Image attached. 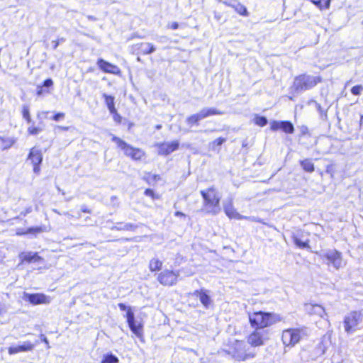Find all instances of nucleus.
<instances>
[{
  "label": "nucleus",
  "instance_id": "c03bdc74",
  "mask_svg": "<svg viewBox=\"0 0 363 363\" xmlns=\"http://www.w3.org/2000/svg\"><path fill=\"white\" fill-rule=\"evenodd\" d=\"M325 172L328 173V174H330L331 176H333V174H334V167L333 164H328L327 167H326V169H325Z\"/></svg>",
  "mask_w": 363,
  "mask_h": 363
},
{
  "label": "nucleus",
  "instance_id": "f3484780",
  "mask_svg": "<svg viewBox=\"0 0 363 363\" xmlns=\"http://www.w3.org/2000/svg\"><path fill=\"white\" fill-rule=\"evenodd\" d=\"M323 258L327 260L328 264H332L336 269H338L341 265L342 255L336 250L327 252L323 255Z\"/></svg>",
  "mask_w": 363,
  "mask_h": 363
},
{
  "label": "nucleus",
  "instance_id": "39448f33",
  "mask_svg": "<svg viewBox=\"0 0 363 363\" xmlns=\"http://www.w3.org/2000/svg\"><path fill=\"white\" fill-rule=\"evenodd\" d=\"M323 82L321 76H311L306 74H301L294 77L291 89L295 92H299L311 89L317 84Z\"/></svg>",
  "mask_w": 363,
  "mask_h": 363
},
{
  "label": "nucleus",
  "instance_id": "4be33fe9",
  "mask_svg": "<svg viewBox=\"0 0 363 363\" xmlns=\"http://www.w3.org/2000/svg\"><path fill=\"white\" fill-rule=\"evenodd\" d=\"M304 308L306 312L310 315H319L322 316L325 313L324 308L317 303H306L304 304Z\"/></svg>",
  "mask_w": 363,
  "mask_h": 363
},
{
  "label": "nucleus",
  "instance_id": "c9c22d12",
  "mask_svg": "<svg viewBox=\"0 0 363 363\" xmlns=\"http://www.w3.org/2000/svg\"><path fill=\"white\" fill-rule=\"evenodd\" d=\"M144 194L146 196L151 198L152 200H159L161 198V196L159 194L156 193L153 189L149 188L144 191Z\"/></svg>",
  "mask_w": 363,
  "mask_h": 363
},
{
  "label": "nucleus",
  "instance_id": "3c124183",
  "mask_svg": "<svg viewBox=\"0 0 363 363\" xmlns=\"http://www.w3.org/2000/svg\"><path fill=\"white\" fill-rule=\"evenodd\" d=\"M52 43L54 49H56L59 45V41L57 40H55Z\"/></svg>",
  "mask_w": 363,
  "mask_h": 363
},
{
  "label": "nucleus",
  "instance_id": "58836bf2",
  "mask_svg": "<svg viewBox=\"0 0 363 363\" xmlns=\"http://www.w3.org/2000/svg\"><path fill=\"white\" fill-rule=\"evenodd\" d=\"M351 93L354 96H359L362 94L363 91V86L361 84H357L352 87Z\"/></svg>",
  "mask_w": 363,
  "mask_h": 363
},
{
  "label": "nucleus",
  "instance_id": "f03ea898",
  "mask_svg": "<svg viewBox=\"0 0 363 363\" xmlns=\"http://www.w3.org/2000/svg\"><path fill=\"white\" fill-rule=\"evenodd\" d=\"M248 323L252 329L268 330L267 328L281 322L282 318L278 313L261 310H252L247 313Z\"/></svg>",
  "mask_w": 363,
  "mask_h": 363
},
{
  "label": "nucleus",
  "instance_id": "0eeeda50",
  "mask_svg": "<svg viewBox=\"0 0 363 363\" xmlns=\"http://www.w3.org/2000/svg\"><path fill=\"white\" fill-rule=\"evenodd\" d=\"M305 335L306 333L303 328H287L282 330L281 340L285 347H293L299 343Z\"/></svg>",
  "mask_w": 363,
  "mask_h": 363
},
{
  "label": "nucleus",
  "instance_id": "412c9836",
  "mask_svg": "<svg viewBox=\"0 0 363 363\" xmlns=\"http://www.w3.org/2000/svg\"><path fill=\"white\" fill-rule=\"evenodd\" d=\"M53 85L54 82L51 78L45 79L42 84L37 86L36 95L38 96H43L49 94Z\"/></svg>",
  "mask_w": 363,
  "mask_h": 363
},
{
  "label": "nucleus",
  "instance_id": "c756f323",
  "mask_svg": "<svg viewBox=\"0 0 363 363\" xmlns=\"http://www.w3.org/2000/svg\"><path fill=\"white\" fill-rule=\"evenodd\" d=\"M43 231V228L42 227L36 226V227L28 228L26 230H18L16 232V235H19V236L24 235H26V234H34V235H36V234L42 233Z\"/></svg>",
  "mask_w": 363,
  "mask_h": 363
},
{
  "label": "nucleus",
  "instance_id": "9d476101",
  "mask_svg": "<svg viewBox=\"0 0 363 363\" xmlns=\"http://www.w3.org/2000/svg\"><path fill=\"white\" fill-rule=\"evenodd\" d=\"M27 160H29L33 165V169L35 174H39L40 172V166L43 162V153L42 151L37 148L35 146L29 150L27 156Z\"/></svg>",
  "mask_w": 363,
  "mask_h": 363
},
{
  "label": "nucleus",
  "instance_id": "6ab92c4d",
  "mask_svg": "<svg viewBox=\"0 0 363 363\" xmlns=\"http://www.w3.org/2000/svg\"><path fill=\"white\" fill-rule=\"evenodd\" d=\"M223 3L234 9V11L241 16L247 17L249 16V12L247 7L240 2H237V0H224Z\"/></svg>",
  "mask_w": 363,
  "mask_h": 363
},
{
  "label": "nucleus",
  "instance_id": "864d4df0",
  "mask_svg": "<svg viewBox=\"0 0 363 363\" xmlns=\"http://www.w3.org/2000/svg\"><path fill=\"white\" fill-rule=\"evenodd\" d=\"M215 17H216L217 19H220L219 16H216L215 15Z\"/></svg>",
  "mask_w": 363,
  "mask_h": 363
},
{
  "label": "nucleus",
  "instance_id": "ddd939ff",
  "mask_svg": "<svg viewBox=\"0 0 363 363\" xmlns=\"http://www.w3.org/2000/svg\"><path fill=\"white\" fill-rule=\"evenodd\" d=\"M157 148V154L160 156H167L179 148L180 143L177 140L171 142L157 143L155 145Z\"/></svg>",
  "mask_w": 363,
  "mask_h": 363
},
{
  "label": "nucleus",
  "instance_id": "09e8293b",
  "mask_svg": "<svg viewBox=\"0 0 363 363\" xmlns=\"http://www.w3.org/2000/svg\"><path fill=\"white\" fill-rule=\"evenodd\" d=\"M174 216L177 217H181V218H184L186 216V215L181 211H176L174 213Z\"/></svg>",
  "mask_w": 363,
  "mask_h": 363
},
{
  "label": "nucleus",
  "instance_id": "37998d69",
  "mask_svg": "<svg viewBox=\"0 0 363 363\" xmlns=\"http://www.w3.org/2000/svg\"><path fill=\"white\" fill-rule=\"evenodd\" d=\"M179 27V24L177 22H172L168 23L167 26V28L169 30H177Z\"/></svg>",
  "mask_w": 363,
  "mask_h": 363
},
{
  "label": "nucleus",
  "instance_id": "f704fd0d",
  "mask_svg": "<svg viewBox=\"0 0 363 363\" xmlns=\"http://www.w3.org/2000/svg\"><path fill=\"white\" fill-rule=\"evenodd\" d=\"M293 242L299 248L304 249V248H309V241H302L300 238L295 236L293 238Z\"/></svg>",
  "mask_w": 363,
  "mask_h": 363
},
{
  "label": "nucleus",
  "instance_id": "aec40b11",
  "mask_svg": "<svg viewBox=\"0 0 363 363\" xmlns=\"http://www.w3.org/2000/svg\"><path fill=\"white\" fill-rule=\"evenodd\" d=\"M20 263L21 264L40 262L43 261L38 252H22L19 255Z\"/></svg>",
  "mask_w": 363,
  "mask_h": 363
},
{
  "label": "nucleus",
  "instance_id": "4468645a",
  "mask_svg": "<svg viewBox=\"0 0 363 363\" xmlns=\"http://www.w3.org/2000/svg\"><path fill=\"white\" fill-rule=\"evenodd\" d=\"M96 65L99 69L104 73L111 74L119 77L122 75V71L118 65L112 64L103 58L97 59Z\"/></svg>",
  "mask_w": 363,
  "mask_h": 363
},
{
  "label": "nucleus",
  "instance_id": "ea45409f",
  "mask_svg": "<svg viewBox=\"0 0 363 363\" xmlns=\"http://www.w3.org/2000/svg\"><path fill=\"white\" fill-rule=\"evenodd\" d=\"M225 138L219 137L211 143V147L215 149L216 147L220 146L225 142Z\"/></svg>",
  "mask_w": 363,
  "mask_h": 363
},
{
  "label": "nucleus",
  "instance_id": "de8ad7c7",
  "mask_svg": "<svg viewBox=\"0 0 363 363\" xmlns=\"http://www.w3.org/2000/svg\"><path fill=\"white\" fill-rule=\"evenodd\" d=\"M31 211H32V208L31 207H28V208H26L23 212H21V214L23 215V216H25L28 213H30Z\"/></svg>",
  "mask_w": 363,
  "mask_h": 363
},
{
  "label": "nucleus",
  "instance_id": "4c0bfd02",
  "mask_svg": "<svg viewBox=\"0 0 363 363\" xmlns=\"http://www.w3.org/2000/svg\"><path fill=\"white\" fill-rule=\"evenodd\" d=\"M161 177L159 174H150V173H147V176H145L143 179L147 184H151L152 182H157L160 180Z\"/></svg>",
  "mask_w": 363,
  "mask_h": 363
},
{
  "label": "nucleus",
  "instance_id": "9b49d317",
  "mask_svg": "<svg viewBox=\"0 0 363 363\" xmlns=\"http://www.w3.org/2000/svg\"><path fill=\"white\" fill-rule=\"evenodd\" d=\"M156 50V47L150 43L140 42L135 43L131 45V52L133 54L138 56H144L150 55ZM138 61H140V57H138Z\"/></svg>",
  "mask_w": 363,
  "mask_h": 363
},
{
  "label": "nucleus",
  "instance_id": "6e6552de",
  "mask_svg": "<svg viewBox=\"0 0 363 363\" xmlns=\"http://www.w3.org/2000/svg\"><path fill=\"white\" fill-rule=\"evenodd\" d=\"M224 114V111L216 108H208L201 109L199 113H194L188 116L186 119L187 125L190 127L198 126L200 121L212 116H220Z\"/></svg>",
  "mask_w": 363,
  "mask_h": 363
},
{
  "label": "nucleus",
  "instance_id": "7c9ffc66",
  "mask_svg": "<svg viewBox=\"0 0 363 363\" xmlns=\"http://www.w3.org/2000/svg\"><path fill=\"white\" fill-rule=\"evenodd\" d=\"M16 140L13 138H6L4 136H0V142L2 143L1 149L3 150L11 147L16 143Z\"/></svg>",
  "mask_w": 363,
  "mask_h": 363
},
{
  "label": "nucleus",
  "instance_id": "b1692460",
  "mask_svg": "<svg viewBox=\"0 0 363 363\" xmlns=\"http://www.w3.org/2000/svg\"><path fill=\"white\" fill-rule=\"evenodd\" d=\"M224 212L230 219H241L242 216L237 212L232 201H228L223 207Z\"/></svg>",
  "mask_w": 363,
  "mask_h": 363
},
{
  "label": "nucleus",
  "instance_id": "e433bc0d",
  "mask_svg": "<svg viewBox=\"0 0 363 363\" xmlns=\"http://www.w3.org/2000/svg\"><path fill=\"white\" fill-rule=\"evenodd\" d=\"M254 121H255V123L259 127H264L268 123L267 119L264 116H256L255 117Z\"/></svg>",
  "mask_w": 363,
  "mask_h": 363
},
{
  "label": "nucleus",
  "instance_id": "a19ab883",
  "mask_svg": "<svg viewBox=\"0 0 363 363\" xmlns=\"http://www.w3.org/2000/svg\"><path fill=\"white\" fill-rule=\"evenodd\" d=\"M65 113L64 112H58V113H55L51 119L55 122H58L61 120H62L63 118H65Z\"/></svg>",
  "mask_w": 363,
  "mask_h": 363
},
{
  "label": "nucleus",
  "instance_id": "5701e85b",
  "mask_svg": "<svg viewBox=\"0 0 363 363\" xmlns=\"http://www.w3.org/2000/svg\"><path fill=\"white\" fill-rule=\"evenodd\" d=\"M110 113L112 116L113 121L116 124L121 125L123 123L126 125L127 129L128 130H131L135 126V123L132 121L124 122L123 116L119 113L117 109L111 112Z\"/></svg>",
  "mask_w": 363,
  "mask_h": 363
},
{
  "label": "nucleus",
  "instance_id": "79ce46f5",
  "mask_svg": "<svg viewBox=\"0 0 363 363\" xmlns=\"http://www.w3.org/2000/svg\"><path fill=\"white\" fill-rule=\"evenodd\" d=\"M72 129H74V128L68 125H57L55 127V131L57 133L67 132Z\"/></svg>",
  "mask_w": 363,
  "mask_h": 363
},
{
  "label": "nucleus",
  "instance_id": "2eb2a0df",
  "mask_svg": "<svg viewBox=\"0 0 363 363\" xmlns=\"http://www.w3.org/2000/svg\"><path fill=\"white\" fill-rule=\"evenodd\" d=\"M23 300L33 306L48 304L50 302V298L43 293H25Z\"/></svg>",
  "mask_w": 363,
  "mask_h": 363
},
{
  "label": "nucleus",
  "instance_id": "a18cd8bd",
  "mask_svg": "<svg viewBox=\"0 0 363 363\" xmlns=\"http://www.w3.org/2000/svg\"><path fill=\"white\" fill-rule=\"evenodd\" d=\"M81 211L84 213H89V214L91 213V212H92L91 210L86 206H84L82 207Z\"/></svg>",
  "mask_w": 363,
  "mask_h": 363
},
{
  "label": "nucleus",
  "instance_id": "393cba45",
  "mask_svg": "<svg viewBox=\"0 0 363 363\" xmlns=\"http://www.w3.org/2000/svg\"><path fill=\"white\" fill-rule=\"evenodd\" d=\"M137 228L138 225L135 224L119 222L112 227V230L119 231H134Z\"/></svg>",
  "mask_w": 363,
  "mask_h": 363
},
{
  "label": "nucleus",
  "instance_id": "c85d7f7f",
  "mask_svg": "<svg viewBox=\"0 0 363 363\" xmlns=\"http://www.w3.org/2000/svg\"><path fill=\"white\" fill-rule=\"evenodd\" d=\"M299 164L306 172L312 173L315 170L314 164L310 159L300 160Z\"/></svg>",
  "mask_w": 363,
  "mask_h": 363
},
{
  "label": "nucleus",
  "instance_id": "8fccbe9b",
  "mask_svg": "<svg viewBox=\"0 0 363 363\" xmlns=\"http://www.w3.org/2000/svg\"><path fill=\"white\" fill-rule=\"evenodd\" d=\"M359 125L360 128H363V115L360 116V118H359Z\"/></svg>",
  "mask_w": 363,
  "mask_h": 363
},
{
  "label": "nucleus",
  "instance_id": "423d86ee",
  "mask_svg": "<svg viewBox=\"0 0 363 363\" xmlns=\"http://www.w3.org/2000/svg\"><path fill=\"white\" fill-rule=\"evenodd\" d=\"M121 311H126L125 318L128 325L130 331L142 342L144 341V333H143V323H136L135 320V315L133 311L130 306H126L123 303L118 304Z\"/></svg>",
  "mask_w": 363,
  "mask_h": 363
},
{
  "label": "nucleus",
  "instance_id": "49530a36",
  "mask_svg": "<svg viewBox=\"0 0 363 363\" xmlns=\"http://www.w3.org/2000/svg\"><path fill=\"white\" fill-rule=\"evenodd\" d=\"M309 133V130L307 126H302L301 127V134L302 135H306Z\"/></svg>",
  "mask_w": 363,
  "mask_h": 363
},
{
  "label": "nucleus",
  "instance_id": "2f4dec72",
  "mask_svg": "<svg viewBox=\"0 0 363 363\" xmlns=\"http://www.w3.org/2000/svg\"><path fill=\"white\" fill-rule=\"evenodd\" d=\"M43 128L32 124L27 128V135L29 136L38 135L43 131Z\"/></svg>",
  "mask_w": 363,
  "mask_h": 363
},
{
  "label": "nucleus",
  "instance_id": "7ed1b4c3",
  "mask_svg": "<svg viewBox=\"0 0 363 363\" xmlns=\"http://www.w3.org/2000/svg\"><path fill=\"white\" fill-rule=\"evenodd\" d=\"M203 208L208 213L217 214L220 211L221 194L214 185L200 191Z\"/></svg>",
  "mask_w": 363,
  "mask_h": 363
},
{
  "label": "nucleus",
  "instance_id": "f257e3e1",
  "mask_svg": "<svg viewBox=\"0 0 363 363\" xmlns=\"http://www.w3.org/2000/svg\"><path fill=\"white\" fill-rule=\"evenodd\" d=\"M269 340L268 330L253 329L243 340H229L224 346L223 352L238 362L253 359L257 355L256 348L263 347Z\"/></svg>",
  "mask_w": 363,
  "mask_h": 363
},
{
  "label": "nucleus",
  "instance_id": "f8f14e48",
  "mask_svg": "<svg viewBox=\"0 0 363 363\" xmlns=\"http://www.w3.org/2000/svg\"><path fill=\"white\" fill-rule=\"evenodd\" d=\"M361 321V314L359 312L353 311H351L347 316L344 318V327L345 330L347 333H351L354 332L357 325Z\"/></svg>",
  "mask_w": 363,
  "mask_h": 363
},
{
  "label": "nucleus",
  "instance_id": "72a5a7b5",
  "mask_svg": "<svg viewBox=\"0 0 363 363\" xmlns=\"http://www.w3.org/2000/svg\"><path fill=\"white\" fill-rule=\"evenodd\" d=\"M21 114H22V116L24 118V120L28 123H31L32 119H31V115L30 113V108H29L28 106H27V105L23 106L22 109H21Z\"/></svg>",
  "mask_w": 363,
  "mask_h": 363
},
{
  "label": "nucleus",
  "instance_id": "473e14b6",
  "mask_svg": "<svg viewBox=\"0 0 363 363\" xmlns=\"http://www.w3.org/2000/svg\"><path fill=\"white\" fill-rule=\"evenodd\" d=\"M118 358L111 353L106 354L103 356L101 363H118Z\"/></svg>",
  "mask_w": 363,
  "mask_h": 363
},
{
  "label": "nucleus",
  "instance_id": "a878e982",
  "mask_svg": "<svg viewBox=\"0 0 363 363\" xmlns=\"http://www.w3.org/2000/svg\"><path fill=\"white\" fill-rule=\"evenodd\" d=\"M194 294L199 297L201 303L205 306L208 307L211 304V298L204 289L196 290Z\"/></svg>",
  "mask_w": 363,
  "mask_h": 363
},
{
  "label": "nucleus",
  "instance_id": "a211bd4d",
  "mask_svg": "<svg viewBox=\"0 0 363 363\" xmlns=\"http://www.w3.org/2000/svg\"><path fill=\"white\" fill-rule=\"evenodd\" d=\"M34 347L35 344L30 341H26L22 345L10 346L7 350L9 355H13L20 352H30Z\"/></svg>",
  "mask_w": 363,
  "mask_h": 363
},
{
  "label": "nucleus",
  "instance_id": "20e7f679",
  "mask_svg": "<svg viewBox=\"0 0 363 363\" xmlns=\"http://www.w3.org/2000/svg\"><path fill=\"white\" fill-rule=\"evenodd\" d=\"M111 141L115 143L117 147L123 152L125 156L134 162H142L147 157V154L143 150L130 145L116 135L111 137Z\"/></svg>",
  "mask_w": 363,
  "mask_h": 363
},
{
  "label": "nucleus",
  "instance_id": "dca6fc26",
  "mask_svg": "<svg viewBox=\"0 0 363 363\" xmlns=\"http://www.w3.org/2000/svg\"><path fill=\"white\" fill-rule=\"evenodd\" d=\"M269 128L273 132L281 130L286 134H292L294 132V126L289 121H272L270 122Z\"/></svg>",
  "mask_w": 363,
  "mask_h": 363
},
{
  "label": "nucleus",
  "instance_id": "cd10ccee",
  "mask_svg": "<svg viewBox=\"0 0 363 363\" xmlns=\"http://www.w3.org/2000/svg\"><path fill=\"white\" fill-rule=\"evenodd\" d=\"M163 262L158 258H152L150 260L148 268L151 272H157L162 270Z\"/></svg>",
  "mask_w": 363,
  "mask_h": 363
},
{
  "label": "nucleus",
  "instance_id": "bb28decb",
  "mask_svg": "<svg viewBox=\"0 0 363 363\" xmlns=\"http://www.w3.org/2000/svg\"><path fill=\"white\" fill-rule=\"evenodd\" d=\"M102 97L109 113L117 109L115 105V97L113 95L103 94Z\"/></svg>",
  "mask_w": 363,
  "mask_h": 363
},
{
  "label": "nucleus",
  "instance_id": "5fc2aeb1",
  "mask_svg": "<svg viewBox=\"0 0 363 363\" xmlns=\"http://www.w3.org/2000/svg\"><path fill=\"white\" fill-rule=\"evenodd\" d=\"M161 128V126H160V125H157V128Z\"/></svg>",
  "mask_w": 363,
  "mask_h": 363
},
{
  "label": "nucleus",
  "instance_id": "603ef678",
  "mask_svg": "<svg viewBox=\"0 0 363 363\" xmlns=\"http://www.w3.org/2000/svg\"><path fill=\"white\" fill-rule=\"evenodd\" d=\"M4 313V309L1 305V303H0V316Z\"/></svg>",
  "mask_w": 363,
  "mask_h": 363
},
{
  "label": "nucleus",
  "instance_id": "1a4fd4ad",
  "mask_svg": "<svg viewBox=\"0 0 363 363\" xmlns=\"http://www.w3.org/2000/svg\"><path fill=\"white\" fill-rule=\"evenodd\" d=\"M180 278L179 270L164 269L160 272L157 277V281L163 286H175Z\"/></svg>",
  "mask_w": 363,
  "mask_h": 363
}]
</instances>
